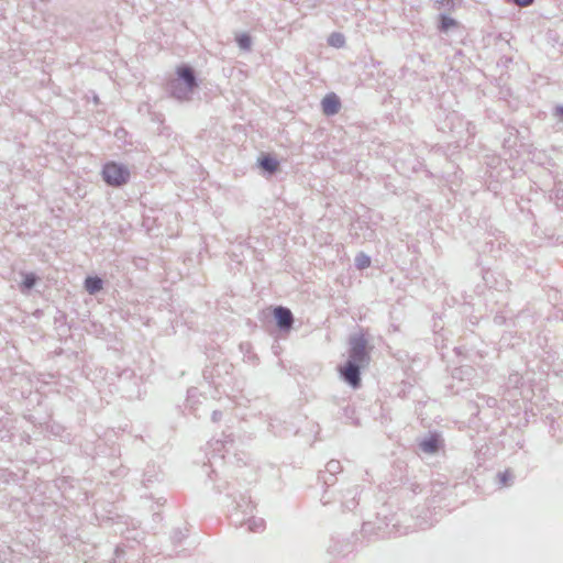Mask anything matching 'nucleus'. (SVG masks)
I'll return each instance as SVG.
<instances>
[{
    "instance_id": "nucleus-1",
    "label": "nucleus",
    "mask_w": 563,
    "mask_h": 563,
    "mask_svg": "<svg viewBox=\"0 0 563 563\" xmlns=\"http://www.w3.org/2000/svg\"><path fill=\"white\" fill-rule=\"evenodd\" d=\"M102 178L109 186L120 187L128 183L130 170L122 164L109 162L102 168Z\"/></svg>"
},
{
    "instance_id": "nucleus-2",
    "label": "nucleus",
    "mask_w": 563,
    "mask_h": 563,
    "mask_svg": "<svg viewBox=\"0 0 563 563\" xmlns=\"http://www.w3.org/2000/svg\"><path fill=\"white\" fill-rule=\"evenodd\" d=\"M350 361L363 364L367 358V342L363 336L354 338L351 341Z\"/></svg>"
},
{
    "instance_id": "nucleus-3",
    "label": "nucleus",
    "mask_w": 563,
    "mask_h": 563,
    "mask_svg": "<svg viewBox=\"0 0 563 563\" xmlns=\"http://www.w3.org/2000/svg\"><path fill=\"white\" fill-rule=\"evenodd\" d=\"M360 365L361 364L354 363L353 361H349L346 365L340 369L344 379L354 388L358 387L361 383Z\"/></svg>"
},
{
    "instance_id": "nucleus-4",
    "label": "nucleus",
    "mask_w": 563,
    "mask_h": 563,
    "mask_svg": "<svg viewBox=\"0 0 563 563\" xmlns=\"http://www.w3.org/2000/svg\"><path fill=\"white\" fill-rule=\"evenodd\" d=\"M321 104H322V111L327 115H332V114L338 113L340 106H341L338 96L334 93L327 95L323 98Z\"/></svg>"
},
{
    "instance_id": "nucleus-5",
    "label": "nucleus",
    "mask_w": 563,
    "mask_h": 563,
    "mask_svg": "<svg viewBox=\"0 0 563 563\" xmlns=\"http://www.w3.org/2000/svg\"><path fill=\"white\" fill-rule=\"evenodd\" d=\"M274 316L280 328L289 329L292 324V314L290 310L284 307H278L274 310Z\"/></svg>"
},
{
    "instance_id": "nucleus-6",
    "label": "nucleus",
    "mask_w": 563,
    "mask_h": 563,
    "mask_svg": "<svg viewBox=\"0 0 563 563\" xmlns=\"http://www.w3.org/2000/svg\"><path fill=\"white\" fill-rule=\"evenodd\" d=\"M178 76L185 80L189 90H192L196 86L195 76L192 70L187 66L178 67Z\"/></svg>"
},
{
    "instance_id": "nucleus-7",
    "label": "nucleus",
    "mask_w": 563,
    "mask_h": 563,
    "mask_svg": "<svg viewBox=\"0 0 563 563\" xmlns=\"http://www.w3.org/2000/svg\"><path fill=\"white\" fill-rule=\"evenodd\" d=\"M260 165L263 169H265L269 173H274L277 170L279 163L277 159L266 155V156L261 157Z\"/></svg>"
},
{
    "instance_id": "nucleus-8",
    "label": "nucleus",
    "mask_w": 563,
    "mask_h": 563,
    "mask_svg": "<svg viewBox=\"0 0 563 563\" xmlns=\"http://www.w3.org/2000/svg\"><path fill=\"white\" fill-rule=\"evenodd\" d=\"M85 287L89 294H96L102 289V280L99 277H87Z\"/></svg>"
},
{
    "instance_id": "nucleus-9",
    "label": "nucleus",
    "mask_w": 563,
    "mask_h": 563,
    "mask_svg": "<svg viewBox=\"0 0 563 563\" xmlns=\"http://www.w3.org/2000/svg\"><path fill=\"white\" fill-rule=\"evenodd\" d=\"M420 446L427 453H434L438 450L439 441L437 438L432 437L421 442Z\"/></svg>"
},
{
    "instance_id": "nucleus-10",
    "label": "nucleus",
    "mask_w": 563,
    "mask_h": 563,
    "mask_svg": "<svg viewBox=\"0 0 563 563\" xmlns=\"http://www.w3.org/2000/svg\"><path fill=\"white\" fill-rule=\"evenodd\" d=\"M355 264H356L357 268L364 269V268H367L371 265V260H369V257L367 255L360 254L355 258Z\"/></svg>"
},
{
    "instance_id": "nucleus-11",
    "label": "nucleus",
    "mask_w": 563,
    "mask_h": 563,
    "mask_svg": "<svg viewBox=\"0 0 563 563\" xmlns=\"http://www.w3.org/2000/svg\"><path fill=\"white\" fill-rule=\"evenodd\" d=\"M329 44L334 47H341L344 44V36L340 33H333L329 37Z\"/></svg>"
},
{
    "instance_id": "nucleus-12",
    "label": "nucleus",
    "mask_w": 563,
    "mask_h": 563,
    "mask_svg": "<svg viewBox=\"0 0 563 563\" xmlns=\"http://www.w3.org/2000/svg\"><path fill=\"white\" fill-rule=\"evenodd\" d=\"M456 25V22L454 19L452 18H449V16H442L441 18V29L443 31H448L449 29L453 27Z\"/></svg>"
},
{
    "instance_id": "nucleus-13",
    "label": "nucleus",
    "mask_w": 563,
    "mask_h": 563,
    "mask_svg": "<svg viewBox=\"0 0 563 563\" xmlns=\"http://www.w3.org/2000/svg\"><path fill=\"white\" fill-rule=\"evenodd\" d=\"M35 282H36L35 276L33 274H27V275H25V277L22 282V287L24 289H31L34 286Z\"/></svg>"
},
{
    "instance_id": "nucleus-14",
    "label": "nucleus",
    "mask_w": 563,
    "mask_h": 563,
    "mask_svg": "<svg viewBox=\"0 0 563 563\" xmlns=\"http://www.w3.org/2000/svg\"><path fill=\"white\" fill-rule=\"evenodd\" d=\"M236 41H238L239 45H240L242 48H244V49L249 48V47H250V45H251V38H250V36H249L247 34H241V35H239V36H238V38H236Z\"/></svg>"
},
{
    "instance_id": "nucleus-15",
    "label": "nucleus",
    "mask_w": 563,
    "mask_h": 563,
    "mask_svg": "<svg viewBox=\"0 0 563 563\" xmlns=\"http://www.w3.org/2000/svg\"><path fill=\"white\" fill-rule=\"evenodd\" d=\"M520 7H527L533 2V0H514Z\"/></svg>"
}]
</instances>
